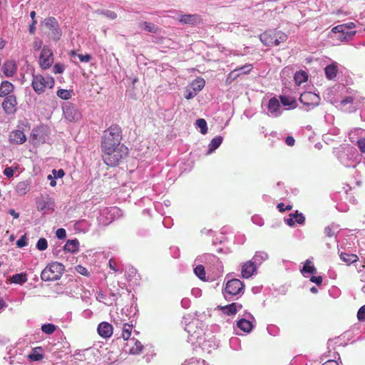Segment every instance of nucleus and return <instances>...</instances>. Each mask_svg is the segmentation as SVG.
Wrapping results in <instances>:
<instances>
[{"label": "nucleus", "mask_w": 365, "mask_h": 365, "mask_svg": "<svg viewBox=\"0 0 365 365\" xmlns=\"http://www.w3.org/2000/svg\"><path fill=\"white\" fill-rule=\"evenodd\" d=\"M103 162L110 167L118 165L128 155V148L123 144L101 150Z\"/></svg>", "instance_id": "f257e3e1"}, {"label": "nucleus", "mask_w": 365, "mask_h": 365, "mask_svg": "<svg viewBox=\"0 0 365 365\" xmlns=\"http://www.w3.org/2000/svg\"><path fill=\"white\" fill-rule=\"evenodd\" d=\"M122 129L118 125H112L103 131L101 137V150L123 145Z\"/></svg>", "instance_id": "f03ea898"}, {"label": "nucleus", "mask_w": 365, "mask_h": 365, "mask_svg": "<svg viewBox=\"0 0 365 365\" xmlns=\"http://www.w3.org/2000/svg\"><path fill=\"white\" fill-rule=\"evenodd\" d=\"M355 27L356 25L353 22L337 25L331 29L334 34L332 38L341 42L350 41L356 33L353 30Z\"/></svg>", "instance_id": "7ed1b4c3"}, {"label": "nucleus", "mask_w": 365, "mask_h": 365, "mask_svg": "<svg viewBox=\"0 0 365 365\" xmlns=\"http://www.w3.org/2000/svg\"><path fill=\"white\" fill-rule=\"evenodd\" d=\"M62 36V30L58 21L54 17L47 19V38L57 42Z\"/></svg>", "instance_id": "20e7f679"}, {"label": "nucleus", "mask_w": 365, "mask_h": 365, "mask_svg": "<svg viewBox=\"0 0 365 365\" xmlns=\"http://www.w3.org/2000/svg\"><path fill=\"white\" fill-rule=\"evenodd\" d=\"M244 289V284L238 279H232L226 283L224 289V296L227 300H229V296H236L240 294Z\"/></svg>", "instance_id": "39448f33"}, {"label": "nucleus", "mask_w": 365, "mask_h": 365, "mask_svg": "<svg viewBox=\"0 0 365 365\" xmlns=\"http://www.w3.org/2000/svg\"><path fill=\"white\" fill-rule=\"evenodd\" d=\"M280 40L277 38V34L272 31H267L259 36L261 42L266 46H278L281 42L285 41L287 36L282 34L279 36Z\"/></svg>", "instance_id": "423d86ee"}, {"label": "nucleus", "mask_w": 365, "mask_h": 365, "mask_svg": "<svg viewBox=\"0 0 365 365\" xmlns=\"http://www.w3.org/2000/svg\"><path fill=\"white\" fill-rule=\"evenodd\" d=\"M63 113L65 119L69 122H77L81 118V113L72 103H66L63 106Z\"/></svg>", "instance_id": "0eeeda50"}, {"label": "nucleus", "mask_w": 365, "mask_h": 365, "mask_svg": "<svg viewBox=\"0 0 365 365\" xmlns=\"http://www.w3.org/2000/svg\"><path fill=\"white\" fill-rule=\"evenodd\" d=\"M64 271V266L59 262H55L47 265V281L58 279Z\"/></svg>", "instance_id": "6e6552de"}, {"label": "nucleus", "mask_w": 365, "mask_h": 365, "mask_svg": "<svg viewBox=\"0 0 365 365\" xmlns=\"http://www.w3.org/2000/svg\"><path fill=\"white\" fill-rule=\"evenodd\" d=\"M299 101L308 107L307 110L317 106L320 102L318 95L312 92H304L299 97Z\"/></svg>", "instance_id": "1a4fd4ad"}, {"label": "nucleus", "mask_w": 365, "mask_h": 365, "mask_svg": "<svg viewBox=\"0 0 365 365\" xmlns=\"http://www.w3.org/2000/svg\"><path fill=\"white\" fill-rule=\"evenodd\" d=\"M2 108L4 112L8 114H14L16 111L17 100L15 96H6L2 102Z\"/></svg>", "instance_id": "9d476101"}, {"label": "nucleus", "mask_w": 365, "mask_h": 365, "mask_svg": "<svg viewBox=\"0 0 365 365\" xmlns=\"http://www.w3.org/2000/svg\"><path fill=\"white\" fill-rule=\"evenodd\" d=\"M32 86L34 91L38 93H43L46 88V81L40 74L33 75Z\"/></svg>", "instance_id": "9b49d317"}, {"label": "nucleus", "mask_w": 365, "mask_h": 365, "mask_svg": "<svg viewBox=\"0 0 365 365\" xmlns=\"http://www.w3.org/2000/svg\"><path fill=\"white\" fill-rule=\"evenodd\" d=\"M9 140L11 144H23L26 140V137L22 130H16L10 133Z\"/></svg>", "instance_id": "f8f14e48"}, {"label": "nucleus", "mask_w": 365, "mask_h": 365, "mask_svg": "<svg viewBox=\"0 0 365 365\" xmlns=\"http://www.w3.org/2000/svg\"><path fill=\"white\" fill-rule=\"evenodd\" d=\"M257 271L255 262L247 261L242 265V276L244 278H250Z\"/></svg>", "instance_id": "ddd939ff"}, {"label": "nucleus", "mask_w": 365, "mask_h": 365, "mask_svg": "<svg viewBox=\"0 0 365 365\" xmlns=\"http://www.w3.org/2000/svg\"><path fill=\"white\" fill-rule=\"evenodd\" d=\"M2 71L6 77H12L17 71L16 62L13 60L5 61L2 66Z\"/></svg>", "instance_id": "4468645a"}, {"label": "nucleus", "mask_w": 365, "mask_h": 365, "mask_svg": "<svg viewBox=\"0 0 365 365\" xmlns=\"http://www.w3.org/2000/svg\"><path fill=\"white\" fill-rule=\"evenodd\" d=\"M113 326L108 322H101L98 327V333L103 338H109L113 334Z\"/></svg>", "instance_id": "2eb2a0df"}, {"label": "nucleus", "mask_w": 365, "mask_h": 365, "mask_svg": "<svg viewBox=\"0 0 365 365\" xmlns=\"http://www.w3.org/2000/svg\"><path fill=\"white\" fill-rule=\"evenodd\" d=\"M179 21L185 24L194 25L201 21V17L197 14H183L180 16Z\"/></svg>", "instance_id": "dca6fc26"}, {"label": "nucleus", "mask_w": 365, "mask_h": 365, "mask_svg": "<svg viewBox=\"0 0 365 365\" xmlns=\"http://www.w3.org/2000/svg\"><path fill=\"white\" fill-rule=\"evenodd\" d=\"M14 89V85L8 81H4L0 85V97H6L10 96Z\"/></svg>", "instance_id": "f3484780"}, {"label": "nucleus", "mask_w": 365, "mask_h": 365, "mask_svg": "<svg viewBox=\"0 0 365 365\" xmlns=\"http://www.w3.org/2000/svg\"><path fill=\"white\" fill-rule=\"evenodd\" d=\"M127 346H130L129 352L132 354H139L143 349L141 342L134 339H130V344L128 343Z\"/></svg>", "instance_id": "a211bd4d"}, {"label": "nucleus", "mask_w": 365, "mask_h": 365, "mask_svg": "<svg viewBox=\"0 0 365 365\" xmlns=\"http://www.w3.org/2000/svg\"><path fill=\"white\" fill-rule=\"evenodd\" d=\"M280 107V103L275 97L270 98L267 108L272 115L274 116L279 115Z\"/></svg>", "instance_id": "6ab92c4d"}, {"label": "nucleus", "mask_w": 365, "mask_h": 365, "mask_svg": "<svg viewBox=\"0 0 365 365\" xmlns=\"http://www.w3.org/2000/svg\"><path fill=\"white\" fill-rule=\"evenodd\" d=\"M78 249H79V242L76 239L68 240L63 247L64 251L71 252V253L78 252Z\"/></svg>", "instance_id": "aec40b11"}, {"label": "nucleus", "mask_w": 365, "mask_h": 365, "mask_svg": "<svg viewBox=\"0 0 365 365\" xmlns=\"http://www.w3.org/2000/svg\"><path fill=\"white\" fill-rule=\"evenodd\" d=\"M43 356V349L40 346L32 349L31 352L28 354L29 359L34 361H38L41 360Z\"/></svg>", "instance_id": "412c9836"}, {"label": "nucleus", "mask_w": 365, "mask_h": 365, "mask_svg": "<svg viewBox=\"0 0 365 365\" xmlns=\"http://www.w3.org/2000/svg\"><path fill=\"white\" fill-rule=\"evenodd\" d=\"M341 259L346 263V264L349 265L354 262H356L359 260V257L354 254H349L346 252H341L340 254Z\"/></svg>", "instance_id": "4be33fe9"}, {"label": "nucleus", "mask_w": 365, "mask_h": 365, "mask_svg": "<svg viewBox=\"0 0 365 365\" xmlns=\"http://www.w3.org/2000/svg\"><path fill=\"white\" fill-rule=\"evenodd\" d=\"M205 85V81L202 78H197L190 84V88H192L197 93H198L200 91L202 90Z\"/></svg>", "instance_id": "5701e85b"}, {"label": "nucleus", "mask_w": 365, "mask_h": 365, "mask_svg": "<svg viewBox=\"0 0 365 365\" xmlns=\"http://www.w3.org/2000/svg\"><path fill=\"white\" fill-rule=\"evenodd\" d=\"M237 326L239 329L247 333H249L253 327L251 322L245 319H240L237 323Z\"/></svg>", "instance_id": "b1692460"}, {"label": "nucleus", "mask_w": 365, "mask_h": 365, "mask_svg": "<svg viewBox=\"0 0 365 365\" xmlns=\"http://www.w3.org/2000/svg\"><path fill=\"white\" fill-rule=\"evenodd\" d=\"M11 282L14 284H22L27 281V275L26 273H18L12 275Z\"/></svg>", "instance_id": "393cba45"}, {"label": "nucleus", "mask_w": 365, "mask_h": 365, "mask_svg": "<svg viewBox=\"0 0 365 365\" xmlns=\"http://www.w3.org/2000/svg\"><path fill=\"white\" fill-rule=\"evenodd\" d=\"M133 331V324L128 323H124L122 327L121 336L124 340H128L130 339L131 333Z\"/></svg>", "instance_id": "a878e982"}, {"label": "nucleus", "mask_w": 365, "mask_h": 365, "mask_svg": "<svg viewBox=\"0 0 365 365\" xmlns=\"http://www.w3.org/2000/svg\"><path fill=\"white\" fill-rule=\"evenodd\" d=\"M222 137L217 136L212 139L209 144V150L208 153H211L214 150H215L222 143Z\"/></svg>", "instance_id": "bb28decb"}, {"label": "nucleus", "mask_w": 365, "mask_h": 365, "mask_svg": "<svg viewBox=\"0 0 365 365\" xmlns=\"http://www.w3.org/2000/svg\"><path fill=\"white\" fill-rule=\"evenodd\" d=\"M29 190V185L26 181L19 182L17 185L16 190V192L21 195H25Z\"/></svg>", "instance_id": "cd10ccee"}, {"label": "nucleus", "mask_w": 365, "mask_h": 365, "mask_svg": "<svg viewBox=\"0 0 365 365\" xmlns=\"http://www.w3.org/2000/svg\"><path fill=\"white\" fill-rule=\"evenodd\" d=\"M325 73L329 79H333L336 76L337 67L334 65H329L325 68Z\"/></svg>", "instance_id": "c85d7f7f"}, {"label": "nucleus", "mask_w": 365, "mask_h": 365, "mask_svg": "<svg viewBox=\"0 0 365 365\" xmlns=\"http://www.w3.org/2000/svg\"><path fill=\"white\" fill-rule=\"evenodd\" d=\"M237 304L232 303L221 308L222 312L227 315H234L237 313Z\"/></svg>", "instance_id": "c756f323"}, {"label": "nucleus", "mask_w": 365, "mask_h": 365, "mask_svg": "<svg viewBox=\"0 0 365 365\" xmlns=\"http://www.w3.org/2000/svg\"><path fill=\"white\" fill-rule=\"evenodd\" d=\"M308 79V75L305 71H298L294 75V80L296 83L300 85L302 83H304Z\"/></svg>", "instance_id": "7c9ffc66"}, {"label": "nucleus", "mask_w": 365, "mask_h": 365, "mask_svg": "<svg viewBox=\"0 0 365 365\" xmlns=\"http://www.w3.org/2000/svg\"><path fill=\"white\" fill-rule=\"evenodd\" d=\"M302 273H309L316 274L317 269L314 265L312 264V262L309 259H307L305 264L301 270Z\"/></svg>", "instance_id": "2f4dec72"}, {"label": "nucleus", "mask_w": 365, "mask_h": 365, "mask_svg": "<svg viewBox=\"0 0 365 365\" xmlns=\"http://www.w3.org/2000/svg\"><path fill=\"white\" fill-rule=\"evenodd\" d=\"M72 91L67 89H59L57 91V96L63 100H68L72 96Z\"/></svg>", "instance_id": "473e14b6"}, {"label": "nucleus", "mask_w": 365, "mask_h": 365, "mask_svg": "<svg viewBox=\"0 0 365 365\" xmlns=\"http://www.w3.org/2000/svg\"><path fill=\"white\" fill-rule=\"evenodd\" d=\"M140 26H143V29L145 31L151 32V33L155 34L158 31V26L156 25H155L154 24L150 23V22L145 21L143 24H141Z\"/></svg>", "instance_id": "72a5a7b5"}, {"label": "nucleus", "mask_w": 365, "mask_h": 365, "mask_svg": "<svg viewBox=\"0 0 365 365\" xmlns=\"http://www.w3.org/2000/svg\"><path fill=\"white\" fill-rule=\"evenodd\" d=\"M196 125L200 128V133L203 135L207 133V123L205 119L199 118L196 120Z\"/></svg>", "instance_id": "f704fd0d"}, {"label": "nucleus", "mask_w": 365, "mask_h": 365, "mask_svg": "<svg viewBox=\"0 0 365 365\" xmlns=\"http://www.w3.org/2000/svg\"><path fill=\"white\" fill-rule=\"evenodd\" d=\"M195 274L202 280L205 279V270L202 265H197L194 269Z\"/></svg>", "instance_id": "c9c22d12"}, {"label": "nucleus", "mask_w": 365, "mask_h": 365, "mask_svg": "<svg viewBox=\"0 0 365 365\" xmlns=\"http://www.w3.org/2000/svg\"><path fill=\"white\" fill-rule=\"evenodd\" d=\"M268 257V255L264 252H256L255 255L253 257L254 262H261L265 259H267Z\"/></svg>", "instance_id": "e433bc0d"}, {"label": "nucleus", "mask_w": 365, "mask_h": 365, "mask_svg": "<svg viewBox=\"0 0 365 365\" xmlns=\"http://www.w3.org/2000/svg\"><path fill=\"white\" fill-rule=\"evenodd\" d=\"M291 217L294 218V223L303 225L305 221V217L302 213H299L297 211L295 213H291Z\"/></svg>", "instance_id": "4c0bfd02"}, {"label": "nucleus", "mask_w": 365, "mask_h": 365, "mask_svg": "<svg viewBox=\"0 0 365 365\" xmlns=\"http://www.w3.org/2000/svg\"><path fill=\"white\" fill-rule=\"evenodd\" d=\"M253 66L252 64H246L241 67L235 69V71H242L240 74H248L252 70Z\"/></svg>", "instance_id": "58836bf2"}, {"label": "nucleus", "mask_w": 365, "mask_h": 365, "mask_svg": "<svg viewBox=\"0 0 365 365\" xmlns=\"http://www.w3.org/2000/svg\"><path fill=\"white\" fill-rule=\"evenodd\" d=\"M51 173H52L48 175V176L56 180L61 179L65 175V172L63 169H59L58 170L53 169Z\"/></svg>", "instance_id": "ea45409f"}, {"label": "nucleus", "mask_w": 365, "mask_h": 365, "mask_svg": "<svg viewBox=\"0 0 365 365\" xmlns=\"http://www.w3.org/2000/svg\"><path fill=\"white\" fill-rule=\"evenodd\" d=\"M237 71H235V69L232 71L227 76L226 78V83L230 84L232 83L235 79H237L240 76V73H235Z\"/></svg>", "instance_id": "a19ab883"}, {"label": "nucleus", "mask_w": 365, "mask_h": 365, "mask_svg": "<svg viewBox=\"0 0 365 365\" xmlns=\"http://www.w3.org/2000/svg\"><path fill=\"white\" fill-rule=\"evenodd\" d=\"M101 15H103L110 19H115L117 18V14L110 10H103L100 12Z\"/></svg>", "instance_id": "79ce46f5"}, {"label": "nucleus", "mask_w": 365, "mask_h": 365, "mask_svg": "<svg viewBox=\"0 0 365 365\" xmlns=\"http://www.w3.org/2000/svg\"><path fill=\"white\" fill-rule=\"evenodd\" d=\"M65 70V66L61 63H56L53 67V72L55 74L62 73Z\"/></svg>", "instance_id": "37998d69"}, {"label": "nucleus", "mask_w": 365, "mask_h": 365, "mask_svg": "<svg viewBox=\"0 0 365 365\" xmlns=\"http://www.w3.org/2000/svg\"><path fill=\"white\" fill-rule=\"evenodd\" d=\"M75 269L77 272H78L79 274H81V275H83V276H88L89 275V272L87 270V269L84 267H83L82 265H77L76 267H75Z\"/></svg>", "instance_id": "c03bdc74"}, {"label": "nucleus", "mask_w": 365, "mask_h": 365, "mask_svg": "<svg viewBox=\"0 0 365 365\" xmlns=\"http://www.w3.org/2000/svg\"><path fill=\"white\" fill-rule=\"evenodd\" d=\"M197 93L190 88V86L186 88V94L185 98L187 100L193 98L195 96H197Z\"/></svg>", "instance_id": "a18cd8bd"}, {"label": "nucleus", "mask_w": 365, "mask_h": 365, "mask_svg": "<svg viewBox=\"0 0 365 365\" xmlns=\"http://www.w3.org/2000/svg\"><path fill=\"white\" fill-rule=\"evenodd\" d=\"M27 245V240L26 235H22L16 242V246L19 248H22Z\"/></svg>", "instance_id": "49530a36"}, {"label": "nucleus", "mask_w": 365, "mask_h": 365, "mask_svg": "<svg viewBox=\"0 0 365 365\" xmlns=\"http://www.w3.org/2000/svg\"><path fill=\"white\" fill-rule=\"evenodd\" d=\"M44 52L45 48H43L39 56V64L43 69L46 68V58L44 57Z\"/></svg>", "instance_id": "de8ad7c7"}, {"label": "nucleus", "mask_w": 365, "mask_h": 365, "mask_svg": "<svg viewBox=\"0 0 365 365\" xmlns=\"http://www.w3.org/2000/svg\"><path fill=\"white\" fill-rule=\"evenodd\" d=\"M357 317L359 321H365V306L361 307L359 309Z\"/></svg>", "instance_id": "09e8293b"}, {"label": "nucleus", "mask_w": 365, "mask_h": 365, "mask_svg": "<svg viewBox=\"0 0 365 365\" xmlns=\"http://www.w3.org/2000/svg\"><path fill=\"white\" fill-rule=\"evenodd\" d=\"M36 206L38 210L41 211H43L46 208V201H44L43 197L37 200Z\"/></svg>", "instance_id": "8fccbe9b"}, {"label": "nucleus", "mask_w": 365, "mask_h": 365, "mask_svg": "<svg viewBox=\"0 0 365 365\" xmlns=\"http://www.w3.org/2000/svg\"><path fill=\"white\" fill-rule=\"evenodd\" d=\"M36 247L39 250H46V238H41L38 240Z\"/></svg>", "instance_id": "3c124183"}, {"label": "nucleus", "mask_w": 365, "mask_h": 365, "mask_svg": "<svg viewBox=\"0 0 365 365\" xmlns=\"http://www.w3.org/2000/svg\"><path fill=\"white\" fill-rule=\"evenodd\" d=\"M78 57L81 62L88 63L91 60V56L90 54H78Z\"/></svg>", "instance_id": "603ef678"}, {"label": "nucleus", "mask_w": 365, "mask_h": 365, "mask_svg": "<svg viewBox=\"0 0 365 365\" xmlns=\"http://www.w3.org/2000/svg\"><path fill=\"white\" fill-rule=\"evenodd\" d=\"M277 208L279 210V212H284L285 210H292V206L290 205H287L286 207L284 206V204L283 202H280L277 205Z\"/></svg>", "instance_id": "864d4df0"}, {"label": "nucleus", "mask_w": 365, "mask_h": 365, "mask_svg": "<svg viewBox=\"0 0 365 365\" xmlns=\"http://www.w3.org/2000/svg\"><path fill=\"white\" fill-rule=\"evenodd\" d=\"M42 44L43 41L41 40L36 38L33 43L34 50L39 51L42 46Z\"/></svg>", "instance_id": "5fc2aeb1"}, {"label": "nucleus", "mask_w": 365, "mask_h": 365, "mask_svg": "<svg viewBox=\"0 0 365 365\" xmlns=\"http://www.w3.org/2000/svg\"><path fill=\"white\" fill-rule=\"evenodd\" d=\"M359 148L361 153H365V138L359 139L357 141Z\"/></svg>", "instance_id": "6e6d98bb"}, {"label": "nucleus", "mask_w": 365, "mask_h": 365, "mask_svg": "<svg viewBox=\"0 0 365 365\" xmlns=\"http://www.w3.org/2000/svg\"><path fill=\"white\" fill-rule=\"evenodd\" d=\"M14 171L11 167H7L4 170V174L7 178H11L14 175Z\"/></svg>", "instance_id": "4d7b16f0"}, {"label": "nucleus", "mask_w": 365, "mask_h": 365, "mask_svg": "<svg viewBox=\"0 0 365 365\" xmlns=\"http://www.w3.org/2000/svg\"><path fill=\"white\" fill-rule=\"evenodd\" d=\"M310 281L312 282L316 283L317 285H321L322 283V277L320 276H319V277L312 276L310 278Z\"/></svg>", "instance_id": "13d9d810"}, {"label": "nucleus", "mask_w": 365, "mask_h": 365, "mask_svg": "<svg viewBox=\"0 0 365 365\" xmlns=\"http://www.w3.org/2000/svg\"><path fill=\"white\" fill-rule=\"evenodd\" d=\"M56 329V326L53 324H47V334H53Z\"/></svg>", "instance_id": "bf43d9fd"}, {"label": "nucleus", "mask_w": 365, "mask_h": 365, "mask_svg": "<svg viewBox=\"0 0 365 365\" xmlns=\"http://www.w3.org/2000/svg\"><path fill=\"white\" fill-rule=\"evenodd\" d=\"M286 143L289 146H293L295 143V140L292 136H287L285 140Z\"/></svg>", "instance_id": "052dcab7"}, {"label": "nucleus", "mask_w": 365, "mask_h": 365, "mask_svg": "<svg viewBox=\"0 0 365 365\" xmlns=\"http://www.w3.org/2000/svg\"><path fill=\"white\" fill-rule=\"evenodd\" d=\"M280 101H281V103L284 106H290L292 104V103L289 101V98H287L286 96H281Z\"/></svg>", "instance_id": "680f3d73"}, {"label": "nucleus", "mask_w": 365, "mask_h": 365, "mask_svg": "<svg viewBox=\"0 0 365 365\" xmlns=\"http://www.w3.org/2000/svg\"><path fill=\"white\" fill-rule=\"evenodd\" d=\"M56 236L59 239H63L66 237V230H57Z\"/></svg>", "instance_id": "e2e57ef3"}, {"label": "nucleus", "mask_w": 365, "mask_h": 365, "mask_svg": "<svg viewBox=\"0 0 365 365\" xmlns=\"http://www.w3.org/2000/svg\"><path fill=\"white\" fill-rule=\"evenodd\" d=\"M108 264H109V267L113 270L115 272H116L118 270L116 269V266H115V262L113 259H110L108 262Z\"/></svg>", "instance_id": "0e129e2a"}, {"label": "nucleus", "mask_w": 365, "mask_h": 365, "mask_svg": "<svg viewBox=\"0 0 365 365\" xmlns=\"http://www.w3.org/2000/svg\"><path fill=\"white\" fill-rule=\"evenodd\" d=\"M285 220H286V223L287 225H289L290 227L294 225V218H292L291 217V214H289V217L287 219H286Z\"/></svg>", "instance_id": "69168bd1"}, {"label": "nucleus", "mask_w": 365, "mask_h": 365, "mask_svg": "<svg viewBox=\"0 0 365 365\" xmlns=\"http://www.w3.org/2000/svg\"><path fill=\"white\" fill-rule=\"evenodd\" d=\"M354 101V98L352 97H346L345 99L342 100L341 103L344 105L346 103H352Z\"/></svg>", "instance_id": "338daca9"}, {"label": "nucleus", "mask_w": 365, "mask_h": 365, "mask_svg": "<svg viewBox=\"0 0 365 365\" xmlns=\"http://www.w3.org/2000/svg\"><path fill=\"white\" fill-rule=\"evenodd\" d=\"M322 365H339L337 361L335 360H328L324 362Z\"/></svg>", "instance_id": "774afa93"}]
</instances>
